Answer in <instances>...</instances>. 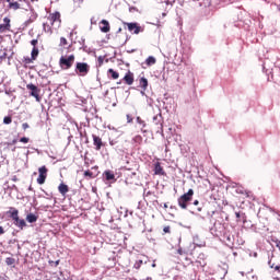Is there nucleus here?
I'll list each match as a JSON object with an SVG mask.
<instances>
[{
  "label": "nucleus",
  "mask_w": 280,
  "mask_h": 280,
  "mask_svg": "<svg viewBox=\"0 0 280 280\" xmlns=\"http://www.w3.org/2000/svg\"><path fill=\"white\" fill-rule=\"evenodd\" d=\"M61 23L60 12L56 11L55 13H50L47 21L43 23V30L46 34H52L54 31H51V28L54 27L55 30H58Z\"/></svg>",
  "instance_id": "obj_1"
},
{
  "label": "nucleus",
  "mask_w": 280,
  "mask_h": 280,
  "mask_svg": "<svg viewBox=\"0 0 280 280\" xmlns=\"http://www.w3.org/2000/svg\"><path fill=\"white\" fill-rule=\"evenodd\" d=\"M7 215L13 220V224L18 226V229H21V231L27 226V223L23 219L19 218V210L16 208L10 207Z\"/></svg>",
  "instance_id": "obj_2"
},
{
  "label": "nucleus",
  "mask_w": 280,
  "mask_h": 280,
  "mask_svg": "<svg viewBox=\"0 0 280 280\" xmlns=\"http://www.w3.org/2000/svg\"><path fill=\"white\" fill-rule=\"evenodd\" d=\"M191 200H194V189L190 188L186 194L182 195L177 199L178 207H180V209H187V205H189Z\"/></svg>",
  "instance_id": "obj_3"
},
{
  "label": "nucleus",
  "mask_w": 280,
  "mask_h": 280,
  "mask_svg": "<svg viewBox=\"0 0 280 280\" xmlns=\"http://www.w3.org/2000/svg\"><path fill=\"white\" fill-rule=\"evenodd\" d=\"M75 62V56L69 55V56H61L59 59V67L67 71L68 69H71L73 67V63Z\"/></svg>",
  "instance_id": "obj_4"
},
{
  "label": "nucleus",
  "mask_w": 280,
  "mask_h": 280,
  "mask_svg": "<svg viewBox=\"0 0 280 280\" xmlns=\"http://www.w3.org/2000/svg\"><path fill=\"white\" fill-rule=\"evenodd\" d=\"M91 71V66L86 62H77L75 66V73L77 75H81L84 78L85 75H89V72Z\"/></svg>",
  "instance_id": "obj_5"
},
{
  "label": "nucleus",
  "mask_w": 280,
  "mask_h": 280,
  "mask_svg": "<svg viewBox=\"0 0 280 280\" xmlns=\"http://www.w3.org/2000/svg\"><path fill=\"white\" fill-rule=\"evenodd\" d=\"M153 124L156 126V132L163 135V115L161 113L153 117Z\"/></svg>",
  "instance_id": "obj_6"
},
{
  "label": "nucleus",
  "mask_w": 280,
  "mask_h": 280,
  "mask_svg": "<svg viewBox=\"0 0 280 280\" xmlns=\"http://www.w3.org/2000/svg\"><path fill=\"white\" fill-rule=\"evenodd\" d=\"M26 89L28 90V91H31V95H32V97H35V100H36V102H40V90L38 89V86H36L35 84H32V83H30V84H27L26 85Z\"/></svg>",
  "instance_id": "obj_7"
},
{
  "label": "nucleus",
  "mask_w": 280,
  "mask_h": 280,
  "mask_svg": "<svg viewBox=\"0 0 280 280\" xmlns=\"http://www.w3.org/2000/svg\"><path fill=\"white\" fill-rule=\"evenodd\" d=\"M47 166H42L38 168V177H37V184L38 185H45V180H47Z\"/></svg>",
  "instance_id": "obj_8"
},
{
  "label": "nucleus",
  "mask_w": 280,
  "mask_h": 280,
  "mask_svg": "<svg viewBox=\"0 0 280 280\" xmlns=\"http://www.w3.org/2000/svg\"><path fill=\"white\" fill-rule=\"evenodd\" d=\"M127 27L132 34H139L140 32H143L138 23H127Z\"/></svg>",
  "instance_id": "obj_9"
},
{
  "label": "nucleus",
  "mask_w": 280,
  "mask_h": 280,
  "mask_svg": "<svg viewBox=\"0 0 280 280\" xmlns=\"http://www.w3.org/2000/svg\"><path fill=\"white\" fill-rule=\"evenodd\" d=\"M100 30L103 34H108V32H110V23H108L107 20H102L100 22Z\"/></svg>",
  "instance_id": "obj_10"
},
{
  "label": "nucleus",
  "mask_w": 280,
  "mask_h": 280,
  "mask_svg": "<svg viewBox=\"0 0 280 280\" xmlns=\"http://www.w3.org/2000/svg\"><path fill=\"white\" fill-rule=\"evenodd\" d=\"M93 145H95V150L100 151L102 150V147L104 145V142L102 141V138L100 136L93 135Z\"/></svg>",
  "instance_id": "obj_11"
},
{
  "label": "nucleus",
  "mask_w": 280,
  "mask_h": 280,
  "mask_svg": "<svg viewBox=\"0 0 280 280\" xmlns=\"http://www.w3.org/2000/svg\"><path fill=\"white\" fill-rule=\"evenodd\" d=\"M124 81L126 82V84H128V86H131V84L135 83V74L128 71L124 77Z\"/></svg>",
  "instance_id": "obj_12"
},
{
  "label": "nucleus",
  "mask_w": 280,
  "mask_h": 280,
  "mask_svg": "<svg viewBox=\"0 0 280 280\" xmlns=\"http://www.w3.org/2000/svg\"><path fill=\"white\" fill-rule=\"evenodd\" d=\"M136 122L139 124L141 132L145 135V132H148V130H145V128L148 127V124L145 122V120H143L140 116H138L136 118Z\"/></svg>",
  "instance_id": "obj_13"
},
{
  "label": "nucleus",
  "mask_w": 280,
  "mask_h": 280,
  "mask_svg": "<svg viewBox=\"0 0 280 280\" xmlns=\"http://www.w3.org/2000/svg\"><path fill=\"white\" fill-rule=\"evenodd\" d=\"M154 174L156 176H165V171L163 170V166H161L160 162H156L154 165Z\"/></svg>",
  "instance_id": "obj_14"
},
{
  "label": "nucleus",
  "mask_w": 280,
  "mask_h": 280,
  "mask_svg": "<svg viewBox=\"0 0 280 280\" xmlns=\"http://www.w3.org/2000/svg\"><path fill=\"white\" fill-rule=\"evenodd\" d=\"M58 191L59 194H61V196H67V194H69V186H67V184H60L58 186Z\"/></svg>",
  "instance_id": "obj_15"
},
{
  "label": "nucleus",
  "mask_w": 280,
  "mask_h": 280,
  "mask_svg": "<svg viewBox=\"0 0 280 280\" xmlns=\"http://www.w3.org/2000/svg\"><path fill=\"white\" fill-rule=\"evenodd\" d=\"M108 78H112V80L119 79V72L115 71L113 68L107 70Z\"/></svg>",
  "instance_id": "obj_16"
},
{
  "label": "nucleus",
  "mask_w": 280,
  "mask_h": 280,
  "mask_svg": "<svg viewBox=\"0 0 280 280\" xmlns=\"http://www.w3.org/2000/svg\"><path fill=\"white\" fill-rule=\"evenodd\" d=\"M38 221V217L34 213H28L26 215V222H28L30 224H34V222Z\"/></svg>",
  "instance_id": "obj_17"
},
{
  "label": "nucleus",
  "mask_w": 280,
  "mask_h": 280,
  "mask_svg": "<svg viewBox=\"0 0 280 280\" xmlns=\"http://www.w3.org/2000/svg\"><path fill=\"white\" fill-rule=\"evenodd\" d=\"M139 84L143 91H148V80L145 79V77L140 78Z\"/></svg>",
  "instance_id": "obj_18"
},
{
  "label": "nucleus",
  "mask_w": 280,
  "mask_h": 280,
  "mask_svg": "<svg viewBox=\"0 0 280 280\" xmlns=\"http://www.w3.org/2000/svg\"><path fill=\"white\" fill-rule=\"evenodd\" d=\"M145 65L147 67H152L153 65H156V58H154L153 56L148 57L145 60Z\"/></svg>",
  "instance_id": "obj_19"
},
{
  "label": "nucleus",
  "mask_w": 280,
  "mask_h": 280,
  "mask_svg": "<svg viewBox=\"0 0 280 280\" xmlns=\"http://www.w3.org/2000/svg\"><path fill=\"white\" fill-rule=\"evenodd\" d=\"M36 19H37V15L32 13L30 19L24 22L25 27H27V25H30V23H34Z\"/></svg>",
  "instance_id": "obj_20"
},
{
  "label": "nucleus",
  "mask_w": 280,
  "mask_h": 280,
  "mask_svg": "<svg viewBox=\"0 0 280 280\" xmlns=\"http://www.w3.org/2000/svg\"><path fill=\"white\" fill-rule=\"evenodd\" d=\"M105 178L106 180H115V174L110 171H105Z\"/></svg>",
  "instance_id": "obj_21"
},
{
  "label": "nucleus",
  "mask_w": 280,
  "mask_h": 280,
  "mask_svg": "<svg viewBox=\"0 0 280 280\" xmlns=\"http://www.w3.org/2000/svg\"><path fill=\"white\" fill-rule=\"evenodd\" d=\"M9 9L10 10H20L21 9V4L19 2H10L9 3Z\"/></svg>",
  "instance_id": "obj_22"
},
{
  "label": "nucleus",
  "mask_w": 280,
  "mask_h": 280,
  "mask_svg": "<svg viewBox=\"0 0 280 280\" xmlns=\"http://www.w3.org/2000/svg\"><path fill=\"white\" fill-rule=\"evenodd\" d=\"M132 141H133V143H138V145H141V143H143V137L138 135L132 138Z\"/></svg>",
  "instance_id": "obj_23"
},
{
  "label": "nucleus",
  "mask_w": 280,
  "mask_h": 280,
  "mask_svg": "<svg viewBox=\"0 0 280 280\" xmlns=\"http://www.w3.org/2000/svg\"><path fill=\"white\" fill-rule=\"evenodd\" d=\"M31 56H32V60H36V58H38V48L33 47Z\"/></svg>",
  "instance_id": "obj_24"
},
{
  "label": "nucleus",
  "mask_w": 280,
  "mask_h": 280,
  "mask_svg": "<svg viewBox=\"0 0 280 280\" xmlns=\"http://www.w3.org/2000/svg\"><path fill=\"white\" fill-rule=\"evenodd\" d=\"M4 32H10V26L7 24H0V34H4Z\"/></svg>",
  "instance_id": "obj_25"
},
{
  "label": "nucleus",
  "mask_w": 280,
  "mask_h": 280,
  "mask_svg": "<svg viewBox=\"0 0 280 280\" xmlns=\"http://www.w3.org/2000/svg\"><path fill=\"white\" fill-rule=\"evenodd\" d=\"M235 215H236L237 220H240V218H242L243 222H246V214H244L242 212H235Z\"/></svg>",
  "instance_id": "obj_26"
},
{
  "label": "nucleus",
  "mask_w": 280,
  "mask_h": 280,
  "mask_svg": "<svg viewBox=\"0 0 280 280\" xmlns=\"http://www.w3.org/2000/svg\"><path fill=\"white\" fill-rule=\"evenodd\" d=\"M141 266H143V260L140 259L135 262L133 268H136V270H139Z\"/></svg>",
  "instance_id": "obj_27"
},
{
  "label": "nucleus",
  "mask_w": 280,
  "mask_h": 280,
  "mask_svg": "<svg viewBox=\"0 0 280 280\" xmlns=\"http://www.w3.org/2000/svg\"><path fill=\"white\" fill-rule=\"evenodd\" d=\"M3 124H5L7 126H9V124H12V116H5L3 118Z\"/></svg>",
  "instance_id": "obj_28"
},
{
  "label": "nucleus",
  "mask_w": 280,
  "mask_h": 280,
  "mask_svg": "<svg viewBox=\"0 0 280 280\" xmlns=\"http://www.w3.org/2000/svg\"><path fill=\"white\" fill-rule=\"evenodd\" d=\"M5 264H7V266H13V264H14V258L8 257V258L5 259Z\"/></svg>",
  "instance_id": "obj_29"
},
{
  "label": "nucleus",
  "mask_w": 280,
  "mask_h": 280,
  "mask_svg": "<svg viewBox=\"0 0 280 280\" xmlns=\"http://www.w3.org/2000/svg\"><path fill=\"white\" fill-rule=\"evenodd\" d=\"M102 65H104V57L100 56L97 58V67H102Z\"/></svg>",
  "instance_id": "obj_30"
},
{
  "label": "nucleus",
  "mask_w": 280,
  "mask_h": 280,
  "mask_svg": "<svg viewBox=\"0 0 280 280\" xmlns=\"http://www.w3.org/2000/svg\"><path fill=\"white\" fill-rule=\"evenodd\" d=\"M84 176H85V177H89V178H93V172H91V171H85V172H84Z\"/></svg>",
  "instance_id": "obj_31"
},
{
  "label": "nucleus",
  "mask_w": 280,
  "mask_h": 280,
  "mask_svg": "<svg viewBox=\"0 0 280 280\" xmlns=\"http://www.w3.org/2000/svg\"><path fill=\"white\" fill-rule=\"evenodd\" d=\"M3 25H7V26L11 27V25H10V18H4L3 19Z\"/></svg>",
  "instance_id": "obj_32"
},
{
  "label": "nucleus",
  "mask_w": 280,
  "mask_h": 280,
  "mask_svg": "<svg viewBox=\"0 0 280 280\" xmlns=\"http://www.w3.org/2000/svg\"><path fill=\"white\" fill-rule=\"evenodd\" d=\"M21 143H30V138L23 137L20 139Z\"/></svg>",
  "instance_id": "obj_33"
},
{
  "label": "nucleus",
  "mask_w": 280,
  "mask_h": 280,
  "mask_svg": "<svg viewBox=\"0 0 280 280\" xmlns=\"http://www.w3.org/2000/svg\"><path fill=\"white\" fill-rule=\"evenodd\" d=\"M133 118L130 116V114H127V124H132Z\"/></svg>",
  "instance_id": "obj_34"
},
{
  "label": "nucleus",
  "mask_w": 280,
  "mask_h": 280,
  "mask_svg": "<svg viewBox=\"0 0 280 280\" xmlns=\"http://www.w3.org/2000/svg\"><path fill=\"white\" fill-rule=\"evenodd\" d=\"M60 45H61V46L67 45V38L61 37V38H60Z\"/></svg>",
  "instance_id": "obj_35"
},
{
  "label": "nucleus",
  "mask_w": 280,
  "mask_h": 280,
  "mask_svg": "<svg viewBox=\"0 0 280 280\" xmlns=\"http://www.w3.org/2000/svg\"><path fill=\"white\" fill-rule=\"evenodd\" d=\"M31 45H32L33 47H36V45H38V39H33V40L31 42Z\"/></svg>",
  "instance_id": "obj_36"
},
{
  "label": "nucleus",
  "mask_w": 280,
  "mask_h": 280,
  "mask_svg": "<svg viewBox=\"0 0 280 280\" xmlns=\"http://www.w3.org/2000/svg\"><path fill=\"white\" fill-rule=\"evenodd\" d=\"M163 231H164V233H171V228H170V225L164 226Z\"/></svg>",
  "instance_id": "obj_37"
},
{
  "label": "nucleus",
  "mask_w": 280,
  "mask_h": 280,
  "mask_svg": "<svg viewBox=\"0 0 280 280\" xmlns=\"http://www.w3.org/2000/svg\"><path fill=\"white\" fill-rule=\"evenodd\" d=\"M22 128L23 130H27V128H30V125L27 122L22 124Z\"/></svg>",
  "instance_id": "obj_38"
},
{
  "label": "nucleus",
  "mask_w": 280,
  "mask_h": 280,
  "mask_svg": "<svg viewBox=\"0 0 280 280\" xmlns=\"http://www.w3.org/2000/svg\"><path fill=\"white\" fill-rule=\"evenodd\" d=\"M192 205H194L195 207H198V205H200V201H198V199H196V200L192 202Z\"/></svg>",
  "instance_id": "obj_39"
},
{
  "label": "nucleus",
  "mask_w": 280,
  "mask_h": 280,
  "mask_svg": "<svg viewBox=\"0 0 280 280\" xmlns=\"http://www.w3.org/2000/svg\"><path fill=\"white\" fill-rule=\"evenodd\" d=\"M5 233V230L3 229V226H0V235H3Z\"/></svg>",
  "instance_id": "obj_40"
},
{
  "label": "nucleus",
  "mask_w": 280,
  "mask_h": 280,
  "mask_svg": "<svg viewBox=\"0 0 280 280\" xmlns=\"http://www.w3.org/2000/svg\"><path fill=\"white\" fill-rule=\"evenodd\" d=\"M268 266H269L270 268H275V264H272V260H269V261H268Z\"/></svg>",
  "instance_id": "obj_41"
},
{
  "label": "nucleus",
  "mask_w": 280,
  "mask_h": 280,
  "mask_svg": "<svg viewBox=\"0 0 280 280\" xmlns=\"http://www.w3.org/2000/svg\"><path fill=\"white\" fill-rule=\"evenodd\" d=\"M273 269L277 270V272H280V266L279 265L273 266Z\"/></svg>",
  "instance_id": "obj_42"
},
{
  "label": "nucleus",
  "mask_w": 280,
  "mask_h": 280,
  "mask_svg": "<svg viewBox=\"0 0 280 280\" xmlns=\"http://www.w3.org/2000/svg\"><path fill=\"white\" fill-rule=\"evenodd\" d=\"M249 257H257V252L250 253Z\"/></svg>",
  "instance_id": "obj_43"
},
{
  "label": "nucleus",
  "mask_w": 280,
  "mask_h": 280,
  "mask_svg": "<svg viewBox=\"0 0 280 280\" xmlns=\"http://www.w3.org/2000/svg\"><path fill=\"white\" fill-rule=\"evenodd\" d=\"M50 264H55V266H59L60 260H56L55 262H54V261H51Z\"/></svg>",
  "instance_id": "obj_44"
},
{
  "label": "nucleus",
  "mask_w": 280,
  "mask_h": 280,
  "mask_svg": "<svg viewBox=\"0 0 280 280\" xmlns=\"http://www.w3.org/2000/svg\"><path fill=\"white\" fill-rule=\"evenodd\" d=\"M178 255H183V248L177 249Z\"/></svg>",
  "instance_id": "obj_45"
},
{
  "label": "nucleus",
  "mask_w": 280,
  "mask_h": 280,
  "mask_svg": "<svg viewBox=\"0 0 280 280\" xmlns=\"http://www.w3.org/2000/svg\"><path fill=\"white\" fill-rule=\"evenodd\" d=\"M135 10H137V8L131 7V8L129 9V12H135Z\"/></svg>",
  "instance_id": "obj_46"
},
{
  "label": "nucleus",
  "mask_w": 280,
  "mask_h": 280,
  "mask_svg": "<svg viewBox=\"0 0 280 280\" xmlns=\"http://www.w3.org/2000/svg\"><path fill=\"white\" fill-rule=\"evenodd\" d=\"M140 94H141L142 96H145V90L142 89V91L140 92Z\"/></svg>",
  "instance_id": "obj_47"
},
{
  "label": "nucleus",
  "mask_w": 280,
  "mask_h": 280,
  "mask_svg": "<svg viewBox=\"0 0 280 280\" xmlns=\"http://www.w3.org/2000/svg\"><path fill=\"white\" fill-rule=\"evenodd\" d=\"M151 266H152V268H156V264L155 262H153Z\"/></svg>",
  "instance_id": "obj_48"
},
{
  "label": "nucleus",
  "mask_w": 280,
  "mask_h": 280,
  "mask_svg": "<svg viewBox=\"0 0 280 280\" xmlns=\"http://www.w3.org/2000/svg\"><path fill=\"white\" fill-rule=\"evenodd\" d=\"M7 1V3H12V0H5Z\"/></svg>",
  "instance_id": "obj_49"
},
{
  "label": "nucleus",
  "mask_w": 280,
  "mask_h": 280,
  "mask_svg": "<svg viewBox=\"0 0 280 280\" xmlns=\"http://www.w3.org/2000/svg\"><path fill=\"white\" fill-rule=\"evenodd\" d=\"M164 209H167V203H164Z\"/></svg>",
  "instance_id": "obj_50"
},
{
  "label": "nucleus",
  "mask_w": 280,
  "mask_h": 280,
  "mask_svg": "<svg viewBox=\"0 0 280 280\" xmlns=\"http://www.w3.org/2000/svg\"><path fill=\"white\" fill-rule=\"evenodd\" d=\"M197 211H202V208H197Z\"/></svg>",
  "instance_id": "obj_51"
},
{
  "label": "nucleus",
  "mask_w": 280,
  "mask_h": 280,
  "mask_svg": "<svg viewBox=\"0 0 280 280\" xmlns=\"http://www.w3.org/2000/svg\"><path fill=\"white\" fill-rule=\"evenodd\" d=\"M228 242H231V236H228Z\"/></svg>",
  "instance_id": "obj_52"
},
{
  "label": "nucleus",
  "mask_w": 280,
  "mask_h": 280,
  "mask_svg": "<svg viewBox=\"0 0 280 280\" xmlns=\"http://www.w3.org/2000/svg\"><path fill=\"white\" fill-rule=\"evenodd\" d=\"M4 56H5V54H4L3 56H1L0 58H1V59H3V58H4Z\"/></svg>",
  "instance_id": "obj_53"
},
{
  "label": "nucleus",
  "mask_w": 280,
  "mask_h": 280,
  "mask_svg": "<svg viewBox=\"0 0 280 280\" xmlns=\"http://www.w3.org/2000/svg\"><path fill=\"white\" fill-rule=\"evenodd\" d=\"M70 36H73V32L70 33Z\"/></svg>",
  "instance_id": "obj_54"
},
{
  "label": "nucleus",
  "mask_w": 280,
  "mask_h": 280,
  "mask_svg": "<svg viewBox=\"0 0 280 280\" xmlns=\"http://www.w3.org/2000/svg\"><path fill=\"white\" fill-rule=\"evenodd\" d=\"M147 280H152V278H147Z\"/></svg>",
  "instance_id": "obj_55"
},
{
  "label": "nucleus",
  "mask_w": 280,
  "mask_h": 280,
  "mask_svg": "<svg viewBox=\"0 0 280 280\" xmlns=\"http://www.w3.org/2000/svg\"><path fill=\"white\" fill-rule=\"evenodd\" d=\"M13 143H16V140H13Z\"/></svg>",
  "instance_id": "obj_56"
},
{
  "label": "nucleus",
  "mask_w": 280,
  "mask_h": 280,
  "mask_svg": "<svg viewBox=\"0 0 280 280\" xmlns=\"http://www.w3.org/2000/svg\"><path fill=\"white\" fill-rule=\"evenodd\" d=\"M118 32H121V28H119Z\"/></svg>",
  "instance_id": "obj_57"
},
{
  "label": "nucleus",
  "mask_w": 280,
  "mask_h": 280,
  "mask_svg": "<svg viewBox=\"0 0 280 280\" xmlns=\"http://www.w3.org/2000/svg\"><path fill=\"white\" fill-rule=\"evenodd\" d=\"M241 275H243V276H244V272H241Z\"/></svg>",
  "instance_id": "obj_58"
},
{
  "label": "nucleus",
  "mask_w": 280,
  "mask_h": 280,
  "mask_svg": "<svg viewBox=\"0 0 280 280\" xmlns=\"http://www.w3.org/2000/svg\"><path fill=\"white\" fill-rule=\"evenodd\" d=\"M176 1V0H173V2Z\"/></svg>",
  "instance_id": "obj_59"
}]
</instances>
